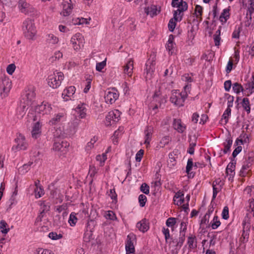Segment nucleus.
Returning <instances> with one entry per match:
<instances>
[{
  "instance_id": "obj_1",
  "label": "nucleus",
  "mask_w": 254,
  "mask_h": 254,
  "mask_svg": "<svg viewBox=\"0 0 254 254\" xmlns=\"http://www.w3.org/2000/svg\"><path fill=\"white\" fill-rule=\"evenodd\" d=\"M52 110L51 104L43 102L40 105L35 107L34 109H31L28 114V119L29 122L37 121L39 120L40 115H48L51 113Z\"/></svg>"
},
{
  "instance_id": "obj_2",
  "label": "nucleus",
  "mask_w": 254,
  "mask_h": 254,
  "mask_svg": "<svg viewBox=\"0 0 254 254\" xmlns=\"http://www.w3.org/2000/svg\"><path fill=\"white\" fill-rule=\"evenodd\" d=\"M35 95L34 88L32 87L28 88L25 91L21 101L20 106L18 108V113H19L20 117L22 118L24 116L26 111L31 105L32 102Z\"/></svg>"
},
{
  "instance_id": "obj_3",
  "label": "nucleus",
  "mask_w": 254,
  "mask_h": 254,
  "mask_svg": "<svg viewBox=\"0 0 254 254\" xmlns=\"http://www.w3.org/2000/svg\"><path fill=\"white\" fill-rule=\"evenodd\" d=\"M184 88V91L182 92L177 90L172 91L170 101L177 106L181 107L184 105L185 100L188 96V91H190V87L189 84H187Z\"/></svg>"
},
{
  "instance_id": "obj_4",
  "label": "nucleus",
  "mask_w": 254,
  "mask_h": 254,
  "mask_svg": "<svg viewBox=\"0 0 254 254\" xmlns=\"http://www.w3.org/2000/svg\"><path fill=\"white\" fill-rule=\"evenodd\" d=\"M22 30L24 36L29 40H34L37 34V30L34 21L27 19L24 21Z\"/></svg>"
},
{
  "instance_id": "obj_5",
  "label": "nucleus",
  "mask_w": 254,
  "mask_h": 254,
  "mask_svg": "<svg viewBox=\"0 0 254 254\" xmlns=\"http://www.w3.org/2000/svg\"><path fill=\"white\" fill-rule=\"evenodd\" d=\"M75 132V127L68 124L66 127L60 126L57 127L53 132L55 139H62L67 135L73 134Z\"/></svg>"
},
{
  "instance_id": "obj_6",
  "label": "nucleus",
  "mask_w": 254,
  "mask_h": 254,
  "mask_svg": "<svg viewBox=\"0 0 254 254\" xmlns=\"http://www.w3.org/2000/svg\"><path fill=\"white\" fill-rule=\"evenodd\" d=\"M64 79V73L62 72L56 71L48 76V84L51 87L57 88L61 85Z\"/></svg>"
},
{
  "instance_id": "obj_7",
  "label": "nucleus",
  "mask_w": 254,
  "mask_h": 254,
  "mask_svg": "<svg viewBox=\"0 0 254 254\" xmlns=\"http://www.w3.org/2000/svg\"><path fill=\"white\" fill-rule=\"evenodd\" d=\"M70 43L74 50L79 51L83 47L85 43L84 36L79 33L75 34L71 38Z\"/></svg>"
},
{
  "instance_id": "obj_8",
  "label": "nucleus",
  "mask_w": 254,
  "mask_h": 254,
  "mask_svg": "<svg viewBox=\"0 0 254 254\" xmlns=\"http://www.w3.org/2000/svg\"><path fill=\"white\" fill-rule=\"evenodd\" d=\"M242 225L243 234L240 238V241L243 243H245L248 241L251 228L250 218L248 215L244 218Z\"/></svg>"
},
{
  "instance_id": "obj_9",
  "label": "nucleus",
  "mask_w": 254,
  "mask_h": 254,
  "mask_svg": "<svg viewBox=\"0 0 254 254\" xmlns=\"http://www.w3.org/2000/svg\"><path fill=\"white\" fill-rule=\"evenodd\" d=\"M15 144L13 146L12 149L16 152L19 150H25L28 146V143L25 137L21 134H18L15 140Z\"/></svg>"
},
{
  "instance_id": "obj_10",
  "label": "nucleus",
  "mask_w": 254,
  "mask_h": 254,
  "mask_svg": "<svg viewBox=\"0 0 254 254\" xmlns=\"http://www.w3.org/2000/svg\"><path fill=\"white\" fill-rule=\"evenodd\" d=\"M11 88V82L10 79L6 76L3 77L0 82V89L1 96L5 97L7 96Z\"/></svg>"
},
{
  "instance_id": "obj_11",
  "label": "nucleus",
  "mask_w": 254,
  "mask_h": 254,
  "mask_svg": "<svg viewBox=\"0 0 254 254\" xmlns=\"http://www.w3.org/2000/svg\"><path fill=\"white\" fill-rule=\"evenodd\" d=\"M121 112L118 110L109 112L106 116L105 124L106 126H111L117 122L120 118Z\"/></svg>"
},
{
  "instance_id": "obj_12",
  "label": "nucleus",
  "mask_w": 254,
  "mask_h": 254,
  "mask_svg": "<svg viewBox=\"0 0 254 254\" xmlns=\"http://www.w3.org/2000/svg\"><path fill=\"white\" fill-rule=\"evenodd\" d=\"M146 68L144 69V74L147 79H150L154 74L155 69V62L152 59H149L146 63Z\"/></svg>"
},
{
  "instance_id": "obj_13",
  "label": "nucleus",
  "mask_w": 254,
  "mask_h": 254,
  "mask_svg": "<svg viewBox=\"0 0 254 254\" xmlns=\"http://www.w3.org/2000/svg\"><path fill=\"white\" fill-rule=\"evenodd\" d=\"M119 95V92L114 88L106 90L105 94V102L108 104H113L118 98Z\"/></svg>"
},
{
  "instance_id": "obj_14",
  "label": "nucleus",
  "mask_w": 254,
  "mask_h": 254,
  "mask_svg": "<svg viewBox=\"0 0 254 254\" xmlns=\"http://www.w3.org/2000/svg\"><path fill=\"white\" fill-rule=\"evenodd\" d=\"M18 7L20 11L25 14H30L35 11L34 8L26 0H19Z\"/></svg>"
},
{
  "instance_id": "obj_15",
  "label": "nucleus",
  "mask_w": 254,
  "mask_h": 254,
  "mask_svg": "<svg viewBox=\"0 0 254 254\" xmlns=\"http://www.w3.org/2000/svg\"><path fill=\"white\" fill-rule=\"evenodd\" d=\"M69 146V143L65 141L62 139H55L53 149L56 151H60L65 153L66 151V148Z\"/></svg>"
},
{
  "instance_id": "obj_16",
  "label": "nucleus",
  "mask_w": 254,
  "mask_h": 254,
  "mask_svg": "<svg viewBox=\"0 0 254 254\" xmlns=\"http://www.w3.org/2000/svg\"><path fill=\"white\" fill-rule=\"evenodd\" d=\"M153 98L154 102L158 103V104H156L153 108V110L160 107L162 104L165 103L166 101L165 96L162 95L160 90L155 92Z\"/></svg>"
},
{
  "instance_id": "obj_17",
  "label": "nucleus",
  "mask_w": 254,
  "mask_h": 254,
  "mask_svg": "<svg viewBox=\"0 0 254 254\" xmlns=\"http://www.w3.org/2000/svg\"><path fill=\"white\" fill-rule=\"evenodd\" d=\"M75 90V87L73 86L65 88L62 93V97L64 100V101H68L74 98Z\"/></svg>"
},
{
  "instance_id": "obj_18",
  "label": "nucleus",
  "mask_w": 254,
  "mask_h": 254,
  "mask_svg": "<svg viewBox=\"0 0 254 254\" xmlns=\"http://www.w3.org/2000/svg\"><path fill=\"white\" fill-rule=\"evenodd\" d=\"M35 123L32 127L31 130V135L33 138L36 139L39 137L41 134L42 125L39 120Z\"/></svg>"
},
{
  "instance_id": "obj_19",
  "label": "nucleus",
  "mask_w": 254,
  "mask_h": 254,
  "mask_svg": "<svg viewBox=\"0 0 254 254\" xmlns=\"http://www.w3.org/2000/svg\"><path fill=\"white\" fill-rule=\"evenodd\" d=\"M123 68L124 73L127 75L128 77H131L132 76L134 68L133 59H128L125 65L123 66Z\"/></svg>"
},
{
  "instance_id": "obj_20",
  "label": "nucleus",
  "mask_w": 254,
  "mask_h": 254,
  "mask_svg": "<svg viewBox=\"0 0 254 254\" xmlns=\"http://www.w3.org/2000/svg\"><path fill=\"white\" fill-rule=\"evenodd\" d=\"M153 133V127L152 126H147L144 130V144L146 147H148L152 139Z\"/></svg>"
},
{
  "instance_id": "obj_21",
  "label": "nucleus",
  "mask_w": 254,
  "mask_h": 254,
  "mask_svg": "<svg viewBox=\"0 0 254 254\" xmlns=\"http://www.w3.org/2000/svg\"><path fill=\"white\" fill-rule=\"evenodd\" d=\"M134 239V236L133 234H129L127 237L126 244V250L127 254H132L134 252V248L133 243Z\"/></svg>"
},
{
  "instance_id": "obj_22",
  "label": "nucleus",
  "mask_w": 254,
  "mask_h": 254,
  "mask_svg": "<svg viewBox=\"0 0 254 254\" xmlns=\"http://www.w3.org/2000/svg\"><path fill=\"white\" fill-rule=\"evenodd\" d=\"M173 200L175 204L182 207L183 204H185L184 194L181 190L177 191L174 196Z\"/></svg>"
},
{
  "instance_id": "obj_23",
  "label": "nucleus",
  "mask_w": 254,
  "mask_h": 254,
  "mask_svg": "<svg viewBox=\"0 0 254 254\" xmlns=\"http://www.w3.org/2000/svg\"><path fill=\"white\" fill-rule=\"evenodd\" d=\"M244 25L249 29L252 30L254 27V13H247L245 20L244 21Z\"/></svg>"
},
{
  "instance_id": "obj_24",
  "label": "nucleus",
  "mask_w": 254,
  "mask_h": 254,
  "mask_svg": "<svg viewBox=\"0 0 254 254\" xmlns=\"http://www.w3.org/2000/svg\"><path fill=\"white\" fill-rule=\"evenodd\" d=\"M136 228L140 231L144 233L148 231L149 228L148 220L144 218L142 219L136 224Z\"/></svg>"
},
{
  "instance_id": "obj_25",
  "label": "nucleus",
  "mask_w": 254,
  "mask_h": 254,
  "mask_svg": "<svg viewBox=\"0 0 254 254\" xmlns=\"http://www.w3.org/2000/svg\"><path fill=\"white\" fill-rule=\"evenodd\" d=\"M175 43L174 42V38L172 35L169 36L167 43L166 44V49L169 54H172L174 53L175 50Z\"/></svg>"
},
{
  "instance_id": "obj_26",
  "label": "nucleus",
  "mask_w": 254,
  "mask_h": 254,
  "mask_svg": "<svg viewBox=\"0 0 254 254\" xmlns=\"http://www.w3.org/2000/svg\"><path fill=\"white\" fill-rule=\"evenodd\" d=\"M235 163L230 162L227 165L226 169V173L229 176V180H232L235 175Z\"/></svg>"
},
{
  "instance_id": "obj_27",
  "label": "nucleus",
  "mask_w": 254,
  "mask_h": 254,
  "mask_svg": "<svg viewBox=\"0 0 254 254\" xmlns=\"http://www.w3.org/2000/svg\"><path fill=\"white\" fill-rule=\"evenodd\" d=\"M41 209L42 210L40 214L37 218V221H41V218L43 216V213L50 210V205L49 202L45 201H41L40 203Z\"/></svg>"
},
{
  "instance_id": "obj_28",
  "label": "nucleus",
  "mask_w": 254,
  "mask_h": 254,
  "mask_svg": "<svg viewBox=\"0 0 254 254\" xmlns=\"http://www.w3.org/2000/svg\"><path fill=\"white\" fill-rule=\"evenodd\" d=\"M173 125L174 128L179 132L182 133L186 129V126L182 123L181 121L179 119H175Z\"/></svg>"
},
{
  "instance_id": "obj_29",
  "label": "nucleus",
  "mask_w": 254,
  "mask_h": 254,
  "mask_svg": "<svg viewBox=\"0 0 254 254\" xmlns=\"http://www.w3.org/2000/svg\"><path fill=\"white\" fill-rule=\"evenodd\" d=\"M46 42L50 45L54 46L59 43V39L57 36L50 33L46 36Z\"/></svg>"
},
{
  "instance_id": "obj_30",
  "label": "nucleus",
  "mask_w": 254,
  "mask_h": 254,
  "mask_svg": "<svg viewBox=\"0 0 254 254\" xmlns=\"http://www.w3.org/2000/svg\"><path fill=\"white\" fill-rule=\"evenodd\" d=\"M35 186L36 187L34 189L35 197H41L44 194V191L40 184L39 181H37L35 182Z\"/></svg>"
},
{
  "instance_id": "obj_31",
  "label": "nucleus",
  "mask_w": 254,
  "mask_h": 254,
  "mask_svg": "<svg viewBox=\"0 0 254 254\" xmlns=\"http://www.w3.org/2000/svg\"><path fill=\"white\" fill-rule=\"evenodd\" d=\"M64 118V113H58L55 115L49 122L50 125H55L61 122Z\"/></svg>"
},
{
  "instance_id": "obj_32",
  "label": "nucleus",
  "mask_w": 254,
  "mask_h": 254,
  "mask_svg": "<svg viewBox=\"0 0 254 254\" xmlns=\"http://www.w3.org/2000/svg\"><path fill=\"white\" fill-rule=\"evenodd\" d=\"M144 10L146 14L149 15L151 17L156 15L159 12L157 10V6L154 5L149 7H146Z\"/></svg>"
},
{
  "instance_id": "obj_33",
  "label": "nucleus",
  "mask_w": 254,
  "mask_h": 254,
  "mask_svg": "<svg viewBox=\"0 0 254 254\" xmlns=\"http://www.w3.org/2000/svg\"><path fill=\"white\" fill-rule=\"evenodd\" d=\"M75 111L80 118H84L85 117L86 115V109L84 104H82L78 105L76 108Z\"/></svg>"
},
{
  "instance_id": "obj_34",
  "label": "nucleus",
  "mask_w": 254,
  "mask_h": 254,
  "mask_svg": "<svg viewBox=\"0 0 254 254\" xmlns=\"http://www.w3.org/2000/svg\"><path fill=\"white\" fill-rule=\"evenodd\" d=\"M173 7L178 8L177 10L184 12L187 10L188 9V4L186 2L183 1V0H180V1L176 3V5L172 6Z\"/></svg>"
},
{
  "instance_id": "obj_35",
  "label": "nucleus",
  "mask_w": 254,
  "mask_h": 254,
  "mask_svg": "<svg viewBox=\"0 0 254 254\" xmlns=\"http://www.w3.org/2000/svg\"><path fill=\"white\" fill-rule=\"evenodd\" d=\"M221 182V180L219 179L216 180L214 181L213 183V198L214 199L217 193L219 191V190H221V185H219V183Z\"/></svg>"
},
{
  "instance_id": "obj_36",
  "label": "nucleus",
  "mask_w": 254,
  "mask_h": 254,
  "mask_svg": "<svg viewBox=\"0 0 254 254\" xmlns=\"http://www.w3.org/2000/svg\"><path fill=\"white\" fill-rule=\"evenodd\" d=\"M251 166V164L249 162H245L240 172V176L244 177L247 175L250 171Z\"/></svg>"
},
{
  "instance_id": "obj_37",
  "label": "nucleus",
  "mask_w": 254,
  "mask_h": 254,
  "mask_svg": "<svg viewBox=\"0 0 254 254\" xmlns=\"http://www.w3.org/2000/svg\"><path fill=\"white\" fill-rule=\"evenodd\" d=\"M17 195V191H15L13 194H12L11 197L8 200L6 203L7 205V209H10L12 208V206L13 204H15L16 203V196Z\"/></svg>"
},
{
  "instance_id": "obj_38",
  "label": "nucleus",
  "mask_w": 254,
  "mask_h": 254,
  "mask_svg": "<svg viewBox=\"0 0 254 254\" xmlns=\"http://www.w3.org/2000/svg\"><path fill=\"white\" fill-rule=\"evenodd\" d=\"M229 8H225L223 10V12L220 15L219 17L220 20L223 23H225L227 19L229 18L230 13H229Z\"/></svg>"
},
{
  "instance_id": "obj_39",
  "label": "nucleus",
  "mask_w": 254,
  "mask_h": 254,
  "mask_svg": "<svg viewBox=\"0 0 254 254\" xmlns=\"http://www.w3.org/2000/svg\"><path fill=\"white\" fill-rule=\"evenodd\" d=\"M0 229L2 234L6 235L9 231V228L7 223L4 220H1L0 222Z\"/></svg>"
},
{
  "instance_id": "obj_40",
  "label": "nucleus",
  "mask_w": 254,
  "mask_h": 254,
  "mask_svg": "<svg viewBox=\"0 0 254 254\" xmlns=\"http://www.w3.org/2000/svg\"><path fill=\"white\" fill-rule=\"evenodd\" d=\"M231 110L229 108H227L226 110L224 111L222 118V122L224 124H226L230 116H231Z\"/></svg>"
},
{
  "instance_id": "obj_41",
  "label": "nucleus",
  "mask_w": 254,
  "mask_h": 254,
  "mask_svg": "<svg viewBox=\"0 0 254 254\" xmlns=\"http://www.w3.org/2000/svg\"><path fill=\"white\" fill-rule=\"evenodd\" d=\"M188 244L190 249H194L196 247L195 237L192 235L189 236L188 240Z\"/></svg>"
},
{
  "instance_id": "obj_42",
  "label": "nucleus",
  "mask_w": 254,
  "mask_h": 254,
  "mask_svg": "<svg viewBox=\"0 0 254 254\" xmlns=\"http://www.w3.org/2000/svg\"><path fill=\"white\" fill-rule=\"evenodd\" d=\"M170 141V137L169 136H165L160 140L157 147L159 148H163L168 144Z\"/></svg>"
},
{
  "instance_id": "obj_43",
  "label": "nucleus",
  "mask_w": 254,
  "mask_h": 254,
  "mask_svg": "<svg viewBox=\"0 0 254 254\" xmlns=\"http://www.w3.org/2000/svg\"><path fill=\"white\" fill-rule=\"evenodd\" d=\"M221 224L219 218L217 216H215L213 220L210 222V225L212 229H217Z\"/></svg>"
},
{
  "instance_id": "obj_44",
  "label": "nucleus",
  "mask_w": 254,
  "mask_h": 254,
  "mask_svg": "<svg viewBox=\"0 0 254 254\" xmlns=\"http://www.w3.org/2000/svg\"><path fill=\"white\" fill-rule=\"evenodd\" d=\"M77 221V218L76 216V213L72 212L69 216L68 219V223L71 226H74L75 225Z\"/></svg>"
},
{
  "instance_id": "obj_45",
  "label": "nucleus",
  "mask_w": 254,
  "mask_h": 254,
  "mask_svg": "<svg viewBox=\"0 0 254 254\" xmlns=\"http://www.w3.org/2000/svg\"><path fill=\"white\" fill-rule=\"evenodd\" d=\"M178 221V218L170 217L167 220L166 224L168 227H173Z\"/></svg>"
},
{
  "instance_id": "obj_46",
  "label": "nucleus",
  "mask_w": 254,
  "mask_h": 254,
  "mask_svg": "<svg viewBox=\"0 0 254 254\" xmlns=\"http://www.w3.org/2000/svg\"><path fill=\"white\" fill-rule=\"evenodd\" d=\"M232 89L234 92L236 94L240 93L241 92H242L244 89L242 86L237 82H236L233 84Z\"/></svg>"
},
{
  "instance_id": "obj_47",
  "label": "nucleus",
  "mask_w": 254,
  "mask_h": 254,
  "mask_svg": "<svg viewBox=\"0 0 254 254\" xmlns=\"http://www.w3.org/2000/svg\"><path fill=\"white\" fill-rule=\"evenodd\" d=\"M97 140V137L94 136L90 141L87 143L85 149L87 151H90L94 147V144Z\"/></svg>"
},
{
  "instance_id": "obj_48",
  "label": "nucleus",
  "mask_w": 254,
  "mask_h": 254,
  "mask_svg": "<svg viewBox=\"0 0 254 254\" xmlns=\"http://www.w3.org/2000/svg\"><path fill=\"white\" fill-rule=\"evenodd\" d=\"M242 104L244 109L248 113H249L250 112L251 108L250 107V102L249 99L247 98H244L243 99Z\"/></svg>"
},
{
  "instance_id": "obj_49",
  "label": "nucleus",
  "mask_w": 254,
  "mask_h": 254,
  "mask_svg": "<svg viewBox=\"0 0 254 254\" xmlns=\"http://www.w3.org/2000/svg\"><path fill=\"white\" fill-rule=\"evenodd\" d=\"M232 144V140L229 138H228L226 139L225 142L224 143V152L225 153H227L230 149V147L231 146Z\"/></svg>"
},
{
  "instance_id": "obj_50",
  "label": "nucleus",
  "mask_w": 254,
  "mask_h": 254,
  "mask_svg": "<svg viewBox=\"0 0 254 254\" xmlns=\"http://www.w3.org/2000/svg\"><path fill=\"white\" fill-rule=\"evenodd\" d=\"M36 253L37 254H54L51 250L41 248H38Z\"/></svg>"
},
{
  "instance_id": "obj_51",
  "label": "nucleus",
  "mask_w": 254,
  "mask_h": 254,
  "mask_svg": "<svg viewBox=\"0 0 254 254\" xmlns=\"http://www.w3.org/2000/svg\"><path fill=\"white\" fill-rule=\"evenodd\" d=\"M32 164V162H29L28 164L23 165L19 169V171L22 174L26 173L30 169V167Z\"/></svg>"
},
{
  "instance_id": "obj_52",
  "label": "nucleus",
  "mask_w": 254,
  "mask_h": 254,
  "mask_svg": "<svg viewBox=\"0 0 254 254\" xmlns=\"http://www.w3.org/2000/svg\"><path fill=\"white\" fill-rule=\"evenodd\" d=\"M105 217L107 219L115 220L116 219V216L115 213L112 211H108L106 212Z\"/></svg>"
},
{
  "instance_id": "obj_53",
  "label": "nucleus",
  "mask_w": 254,
  "mask_h": 254,
  "mask_svg": "<svg viewBox=\"0 0 254 254\" xmlns=\"http://www.w3.org/2000/svg\"><path fill=\"white\" fill-rule=\"evenodd\" d=\"M96 160L99 161L101 165H102L105 160L107 159V155L106 153H103L102 155H98L96 157Z\"/></svg>"
},
{
  "instance_id": "obj_54",
  "label": "nucleus",
  "mask_w": 254,
  "mask_h": 254,
  "mask_svg": "<svg viewBox=\"0 0 254 254\" xmlns=\"http://www.w3.org/2000/svg\"><path fill=\"white\" fill-rule=\"evenodd\" d=\"M106 65V59L102 62L98 63L96 65V69L98 71H102V69Z\"/></svg>"
},
{
  "instance_id": "obj_55",
  "label": "nucleus",
  "mask_w": 254,
  "mask_h": 254,
  "mask_svg": "<svg viewBox=\"0 0 254 254\" xmlns=\"http://www.w3.org/2000/svg\"><path fill=\"white\" fill-rule=\"evenodd\" d=\"M183 12L178 11V10H175L174 12V17L173 19L175 20L176 21H180L182 20V13Z\"/></svg>"
},
{
  "instance_id": "obj_56",
  "label": "nucleus",
  "mask_w": 254,
  "mask_h": 254,
  "mask_svg": "<svg viewBox=\"0 0 254 254\" xmlns=\"http://www.w3.org/2000/svg\"><path fill=\"white\" fill-rule=\"evenodd\" d=\"M202 13V7L198 5H196L195 8L194 13L197 18H201Z\"/></svg>"
},
{
  "instance_id": "obj_57",
  "label": "nucleus",
  "mask_w": 254,
  "mask_h": 254,
  "mask_svg": "<svg viewBox=\"0 0 254 254\" xmlns=\"http://www.w3.org/2000/svg\"><path fill=\"white\" fill-rule=\"evenodd\" d=\"M222 217L225 220H227L229 218V208L227 206L224 207L222 212Z\"/></svg>"
},
{
  "instance_id": "obj_58",
  "label": "nucleus",
  "mask_w": 254,
  "mask_h": 254,
  "mask_svg": "<svg viewBox=\"0 0 254 254\" xmlns=\"http://www.w3.org/2000/svg\"><path fill=\"white\" fill-rule=\"evenodd\" d=\"M146 200H147V198L145 195H144L143 194L139 195V196L138 197V201H139L140 205L141 207H143L145 205Z\"/></svg>"
},
{
  "instance_id": "obj_59",
  "label": "nucleus",
  "mask_w": 254,
  "mask_h": 254,
  "mask_svg": "<svg viewBox=\"0 0 254 254\" xmlns=\"http://www.w3.org/2000/svg\"><path fill=\"white\" fill-rule=\"evenodd\" d=\"M248 11L249 13H254V0H248Z\"/></svg>"
},
{
  "instance_id": "obj_60",
  "label": "nucleus",
  "mask_w": 254,
  "mask_h": 254,
  "mask_svg": "<svg viewBox=\"0 0 254 254\" xmlns=\"http://www.w3.org/2000/svg\"><path fill=\"white\" fill-rule=\"evenodd\" d=\"M193 167V161L192 159H189L187 162L186 166V172L189 175L190 171L192 169Z\"/></svg>"
},
{
  "instance_id": "obj_61",
  "label": "nucleus",
  "mask_w": 254,
  "mask_h": 254,
  "mask_svg": "<svg viewBox=\"0 0 254 254\" xmlns=\"http://www.w3.org/2000/svg\"><path fill=\"white\" fill-rule=\"evenodd\" d=\"M15 68L16 66L14 64H9L6 68V71L9 74L12 75L15 71Z\"/></svg>"
},
{
  "instance_id": "obj_62",
  "label": "nucleus",
  "mask_w": 254,
  "mask_h": 254,
  "mask_svg": "<svg viewBox=\"0 0 254 254\" xmlns=\"http://www.w3.org/2000/svg\"><path fill=\"white\" fill-rule=\"evenodd\" d=\"M187 223H188V218H184L182 221L181 223V229L183 232H185L187 230Z\"/></svg>"
},
{
  "instance_id": "obj_63",
  "label": "nucleus",
  "mask_w": 254,
  "mask_h": 254,
  "mask_svg": "<svg viewBox=\"0 0 254 254\" xmlns=\"http://www.w3.org/2000/svg\"><path fill=\"white\" fill-rule=\"evenodd\" d=\"M252 192L254 193V187H248L244 190V193L250 196L252 195Z\"/></svg>"
},
{
  "instance_id": "obj_64",
  "label": "nucleus",
  "mask_w": 254,
  "mask_h": 254,
  "mask_svg": "<svg viewBox=\"0 0 254 254\" xmlns=\"http://www.w3.org/2000/svg\"><path fill=\"white\" fill-rule=\"evenodd\" d=\"M182 80L188 83L191 82L193 79L189 74H185L182 77Z\"/></svg>"
}]
</instances>
